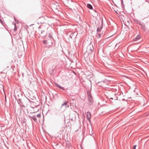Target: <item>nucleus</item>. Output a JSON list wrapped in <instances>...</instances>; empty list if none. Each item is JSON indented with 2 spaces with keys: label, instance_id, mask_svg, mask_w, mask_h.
<instances>
[{
  "label": "nucleus",
  "instance_id": "9d476101",
  "mask_svg": "<svg viewBox=\"0 0 149 149\" xmlns=\"http://www.w3.org/2000/svg\"><path fill=\"white\" fill-rule=\"evenodd\" d=\"M87 7L90 9H93L92 6L90 4H87Z\"/></svg>",
  "mask_w": 149,
  "mask_h": 149
},
{
  "label": "nucleus",
  "instance_id": "f03ea898",
  "mask_svg": "<svg viewBox=\"0 0 149 149\" xmlns=\"http://www.w3.org/2000/svg\"><path fill=\"white\" fill-rule=\"evenodd\" d=\"M87 50L88 51H90L91 52L93 51L94 48L93 45L91 44V43L89 44L87 46Z\"/></svg>",
  "mask_w": 149,
  "mask_h": 149
},
{
  "label": "nucleus",
  "instance_id": "1a4fd4ad",
  "mask_svg": "<svg viewBox=\"0 0 149 149\" xmlns=\"http://www.w3.org/2000/svg\"><path fill=\"white\" fill-rule=\"evenodd\" d=\"M87 118L88 119L90 118L91 116V113L89 112H88L87 113Z\"/></svg>",
  "mask_w": 149,
  "mask_h": 149
},
{
  "label": "nucleus",
  "instance_id": "39448f33",
  "mask_svg": "<svg viewBox=\"0 0 149 149\" xmlns=\"http://www.w3.org/2000/svg\"><path fill=\"white\" fill-rule=\"evenodd\" d=\"M29 117L30 118H32L33 119V120L35 122H36L37 121V119L36 118V117L34 115H29Z\"/></svg>",
  "mask_w": 149,
  "mask_h": 149
},
{
  "label": "nucleus",
  "instance_id": "aec40b11",
  "mask_svg": "<svg viewBox=\"0 0 149 149\" xmlns=\"http://www.w3.org/2000/svg\"><path fill=\"white\" fill-rule=\"evenodd\" d=\"M138 24L139 25H141H141L143 24H141V23L140 22H139V23Z\"/></svg>",
  "mask_w": 149,
  "mask_h": 149
},
{
  "label": "nucleus",
  "instance_id": "b1692460",
  "mask_svg": "<svg viewBox=\"0 0 149 149\" xmlns=\"http://www.w3.org/2000/svg\"><path fill=\"white\" fill-rule=\"evenodd\" d=\"M94 10V11H95V12H97L95 10Z\"/></svg>",
  "mask_w": 149,
  "mask_h": 149
},
{
  "label": "nucleus",
  "instance_id": "393cba45",
  "mask_svg": "<svg viewBox=\"0 0 149 149\" xmlns=\"http://www.w3.org/2000/svg\"><path fill=\"white\" fill-rule=\"evenodd\" d=\"M99 36L100 37V34H99Z\"/></svg>",
  "mask_w": 149,
  "mask_h": 149
},
{
  "label": "nucleus",
  "instance_id": "a211bd4d",
  "mask_svg": "<svg viewBox=\"0 0 149 149\" xmlns=\"http://www.w3.org/2000/svg\"><path fill=\"white\" fill-rule=\"evenodd\" d=\"M17 27L15 26V28H14V31H16L17 30Z\"/></svg>",
  "mask_w": 149,
  "mask_h": 149
},
{
  "label": "nucleus",
  "instance_id": "6e6552de",
  "mask_svg": "<svg viewBox=\"0 0 149 149\" xmlns=\"http://www.w3.org/2000/svg\"><path fill=\"white\" fill-rule=\"evenodd\" d=\"M56 86L58 87L59 88H60L61 89H62L63 90H64L65 89L63 87L61 86L58 84H56Z\"/></svg>",
  "mask_w": 149,
  "mask_h": 149
},
{
  "label": "nucleus",
  "instance_id": "2eb2a0df",
  "mask_svg": "<svg viewBox=\"0 0 149 149\" xmlns=\"http://www.w3.org/2000/svg\"><path fill=\"white\" fill-rule=\"evenodd\" d=\"M49 38L50 39H52V40L53 39V38H52L53 37L52 35H49Z\"/></svg>",
  "mask_w": 149,
  "mask_h": 149
},
{
  "label": "nucleus",
  "instance_id": "f8f14e48",
  "mask_svg": "<svg viewBox=\"0 0 149 149\" xmlns=\"http://www.w3.org/2000/svg\"><path fill=\"white\" fill-rule=\"evenodd\" d=\"M88 101L91 103H92L93 102V100L92 98V97H88Z\"/></svg>",
  "mask_w": 149,
  "mask_h": 149
},
{
  "label": "nucleus",
  "instance_id": "5701e85b",
  "mask_svg": "<svg viewBox=\"0 0 149 149\" xmlns=\"http://www.w3.org/2000/svg\"><path fill=\"white\" fill-rule=\"evenodd\" d=\"M110 99H112V100H113V98L111 97V98H110Z\"/></svg>",
  "mask_w": 149,
  "mask_h": 149
},
{
  "label": "nucleus",
  "instance_id": "4468645a",
  "mask_svg": "<svg viewBox=\"0 0 149 149\" xmlns=\"http://www.w3.org/2000/svg\"><path fill=\"white\" fill-rule=\"evenodd\" d=\"M88 97H92L91 93L89 92V93H88Z\"/></svg>",
  "mask_w": 149,
  "mask_h": 149
},
{
  "label": "nucleus",
  "instance_id": "9b49d317",
  "mask_svg": "<svg viewBox=\"0 0 149 149\" xmlns=\"http://www.w3.org/2000/svg\"><path fill=\"white\" fill-rule=\"evenodd\" d=\"M140 36L139 35H138L136 37V38H135L133 40H134V41H136L138 40L139 39H140Z\"/></svg>",
  "mask_w": 149,
  "mask_h": 149
},
{
  "label": "nucleus",
  "instance_id": "ddd939ff",
  "mask_svg": "<svg viewBox=\"0 0 149 149\" xmlns=\"http://www.w3.org/2000/svg\"><path fill=\"white\" fill-rule=\"evenodd\" d=\"M141 26L143 30H145V26L143 24Z\"/></svg>",
  "mask_w": 149,
  "mask_h": 149
},
{
  "label": "nucleus",
  "instance_id": "dca6fc26",
  "mask_svg": "<svg viewBox=\"0 0 149 149\" xmlns=\"http://www.w3.org/2000/svg\"><path fill=\"white\" fill-rule=\"evenodd\" d=\"M40 116H41V115L40 114V113H39V114H38L37 115V116L38 117H40Z\"/></svg>",
  "mask_w": 149,
  "mask_h": 149
},
{
  "label": "nucleus",
  "instance_id": "a878e982",
  "mask_svg": "<svg viewBox=\"0 0 149 149\" xmlns=\"http://www.w3.org/2000/svg\"><path fill=\"white\" fill-rule=\"evenodd\" d=\"M74 100V99H73L72 100Z\"/></svg>",
  "mask_w": 149,
  "mask_h": 149
},
{
  "label": "nucleus",
  "instance_id": "7ed1b4c3",
  "mask_svg": "<svg viewBox=\"0 0 149 149\" xmlns=\"http://www.w3.org/2000/svg\"><path fill=\"white\" fill-rule=\"evenodd\" d=\"M63 106H65V108H67L69 107V103L68 102H67L66 101H65L64 102V103H63L61 104V108H62V107Z\"/></svg>",
  "mask_w": 149,
  "mask_h": 149
},
{
  "label": "nucleus",
  "instance_id": "f3484780",
  "mask_svg": "<svg viewBox=\"0 0 149 149\" xmlns=\"http://www.w3.org/2000/svg\"><path fill=\"white\" fill-rule=\"evenodd\" d=\"M136 145H134V146H133V149H136Z\"/></svg>",
  "mask_w": 149,
  "mask_h": 149
},
{
  "label": "nucleus",
  "instance_id": "f257e3e1",
  "mask_svg": "<svg viewBox=\"0 0 149 149\" xmlns=\"http://www.w3.org/2000/svg\"><path fill=\"white\" fill-rule=\"evenodd\" d=\"M43 43L45 44H48L49 46H51L53 44V42L52 39H48L44 40L43 41Z\"/></svg>",
  "mask_w": 149,
  "mask_h": 149
},
{
  "label": "nucleus",
  "instance_id": "423d86ee",
  "mask_svg": "<svg viewBox=\"0 0 149 149\" xmlns=\"http://www.w3.org/2000/svg\"><path fill=\"white\" fill-rule=\"evenodd\" d=\"M103 24L102 23V24H101L100 26V27H98L97 28V32L101 31V29H102V28L103 27Z\"/></svg>",
  "mask_w": 149,
  "mask_h": 149
},
{
  "label": "nucleus",
  "instance_id": "bb28decb",
  "mask_svg": "<svg viewBox=\"0 0 149 149\" xmlns=\"http://www.w3.org/2000/svg\"><path fill=\"white\" fill-rule=\"evenodd\" d=\"M40 26H39V27H38V28H40Z\"/></svg>",
  "mask_w": 149,
  "mask_h": 149
},
{
  "label": "nucleus",
  "instance_id": "20e7f679",
  "mask_svg": "<svg viewBox=\"0 0 149 149\" xmlns=\"http://www.w3.org/2000/svg\"><path fill=\"white\" fill-rule=\"evenodd\" d=\"M77 36V34L76 32H73L71 33L70 35V38L72 39V38H75Z\"/></svg>",
  "mask_w": 149,
  "mask_h": 149
},
{
  "label": "nucleus",
  "instance_id": "4be33fe9",
  "mask_svg": "<svg viewBox=\"0 0 149 149\" xmlns=\"http://www.w3.org/2000/svg\"><path fill=\"white\" fill-rule=\"evenodd\" d=\"M121 4L123 5V0H122L121 1Z\"/></svg>",
  "mask_w": 149,
  "mask_h": 149
},
{
  "label": "nucleus",
  "instance_id": "0eeeda50",
  "mask_svg": "<svg viewBox=\"0 0 149 149\" xmlns=\"http://www.w3.org/2000/svg\"><path fill=\"white\" fill-rule=\"evenodd\" d=\"M17 102H18V104H19V105H20V106L25 107V106L24 105H22V103L21 102V99H18V100H17Z\"/></svg>",
  "mask_w": 149,
  "mask_h": 149
},
{
  "label": "nucleus",
  "instance_id": "412c9836",
  "mask_svg": "<svg viewBox=\"0 0 149 149\" xmlns=\"http://www.w3.org/2000/svg\"><path fill=\"white\" fill-rule=\"evenodd\" d=\"M44 32V31L43 30H42L41 31V34H42L43 32Z\"/></svg>",
  "mask_w": 149,
  "mask_h": 149
},
{
  "label": "nucleus",
  "instance_id": "6ab92c4d",
  "mask_svg": "<svg viewBox=\"0 0 149 149\" xmlns=\"http://www.w3.org/2000/svg\"><path fill=\"white\" fill-rule=\"evenodd\" d=\"M135 22H136L137 23V24H139V21H138V20H135Z\"/></svg>",
  "mask_w": 149,
  "mask_h": 149
}]
</instances>
